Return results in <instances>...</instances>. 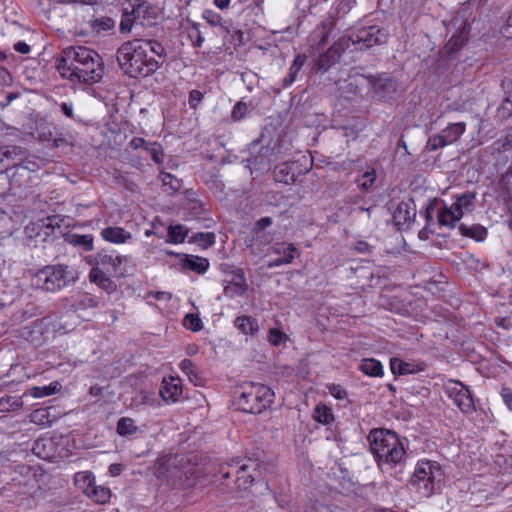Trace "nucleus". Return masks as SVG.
Wrapping results in <instances>:
<instances>
[{
    "label": "nucleus",
    "mask_w": 512,
    "mask_h": 512,
    "mask_svg": "<svg viewBox=\"0 0 512 512\" xmlns=\"http://www.w3.org/2000/svg\"><path fill=\"white\" fill-rule=\"evenodd\" d=\"M57 69L63 78L87 85L100 82L104 75L102 57L95 50L84 46L64 49Z\"/></svg>",
    "instance_id": "1"
},
{
    "label": "nucleus",
    "mask_w": 512,
    "mask_h": 512,
    "mask_svg": "<svg viewBox=\"0 0 512 512\" xmlns=\"http://www.w3.org/2000/svg\"><path fill=\"white\" fill-rule=\"evenodd\" d=\"M372 453L384 470L402 464L405 459L403 443L394 431L373 429L368 435Z\"/></svg>",
    "instance_id": "2"
},
{
    "label": "nucleus",
    "mask_w": 512,
    "mask_h": 512,
    "mask_svg": "<svg viewBox=\"0 0 512 512\" xmlns=\"http://www.w3.org/2000/svg\"><path fill=\"white\" fill-rule=\"evenodd\" d=\"M372 453L384 470L402 464L405 459L403 443L394 431L373 429L368 435Z\"/></svg>",
    "instance_id": "3"
},
{
    "label": "nucleus",
    "mask_w": 512,
    "mask_h": 512,
    "mask_svg": "<svg viewBox=\"0 0 512 512\" xmlns=\"http://www.w3.org/2000/svg\"><path fill=\"white\" fill-rule=\"evenodd\" d=\"M117 61L124 72L132 78L153 74L160 63L147 55L138 39L123 43L117 51Z\"/></svg>",
    "instance_id": "4"
},
{
    "label": "nucleus",
    "mask_w": 512,
    "mask_h": 512,
    "mask_svg": "<svg viewBox=\"0 0 512 512\" xmlns=\"http://www.w3.org/2000/svg\"><path fill=\"white\" fill-rule=\"evenodd\" d=\"M444 481V471L436 461L420 460L410 478V485L422 497H430L437 493Z\"/></svg>",
    "instance_id": "5"
},
{
    "label": "nucleus",
    "mask_w": 512,
    "mask_h": 512,
    "mask_svg": "<svg viewBox=\"0 0 512 512\" xmlns=\"http://www.w3.org/2000/svg\"><path fill=\"white\" fill-rule=\"evenodd\" d=\"M78 278L74 268L68 265H47L33 277V285L46 292H58L73 284Z\"/></svg>",
    "instance_id": "6"
},
{
    "label": "nucleus",
    "mask_w": 512,
    "mask_h": 512,
    "mask_svg": "<svg viewBox=\"0 0 512 512\" xmlns=\"http://www.w3.org/2000/svg\"><path fill=\"white\" fill-rule=\"evenodd\" d=\"M274 396L270 387L250 382L240 387L235 403L243 412L260 414L271 405Z\"/></svg>",
    "instance_id": "7"
},
{
    "label": "nucleus",
    "mask_w": 512,
    "mask_h": 512,
    "mask_svg": "<svg viewBox=\"0 0 512 512\" xmlns=\"http://www.w3.org/2000/svg\"><path fill=\"white\" fill-rule=\"evenodd\" d=\"M119 25L121 33H130L134 25L150 26L157 19V8L146 0H126L122 3Z\"/></svg>",
    "instance_id": "8"
},
{
    "label": "nucleus",
    "mask_w": 512,
    "mask_h": 512,
    "mask_svg": "<svg viewBox=\"0 0 512 512\" xmlns=\"http://www.w3.org/2000/svg\"><path fill=\"white\" fill-rule=\"evenodd\" d=\"M476 193L464 192L455 198V202L450 206L444 205L437 211L438 223L441 226L453 229L456 223L462 218L464 213L472 212L475 208Z\"/></svg>",
    "instance_id": "9"
},
{
    "label": "nucleus",
    "mask_w": 512,
    "mask_h": 512,
    "mask_svg": "<svg viewBox=\"0 0 512 512\" xmlns=\"http://www.w3.org/2000/svg\"><path fill=\"white\" fill-rule=\"evenodd\" d=\"M349 48V39L339 37L326 51L320 53L313 63L315 73H325L339 62L342 54Z\"/></svg>",
    "instance_id": "10"
},
{
    "label": "nucleus",
    "mask_w": 512,
    "mask_h": 512,
    "mask_svg": "<svg viewBox=\"0 0 512 512\" xmlns=\"http://www.w3.org/2000/svg\"><path fill=\"white\" fill-rule=\"evenodd\" d=\"M388 34L380 27L373 25L363 27L350 35H343L342 38L349 39V47L358 45L359 49L370 48L374 45H381L386 42Z\"/></svg>",
    "instance_id": "11"
},
{
    "label": "nucleus",
    "mask_w": 512,
    "mask_h": 512,
    "mask_svg": "<svg viewBox=\"0 0 512 512\" xmlns=\"http://www.w3.org/2000/svg\"><path fill=\"white\" fill-rule=\"evenodd\" d=\"M445 392L453 403L464 414H471L475 411L474 399L469 388L458 380H448L445 384Z\"/></svg>",
    "instance_id": "12"
},
{
    "label": "nucleus",
    "mask_w": 512,
    "mask_h": 512,
    "mask_svg": "<svg viewBox=\"0 0 512 512\" xmlns=\"http://www.w3.org/2000/svg\"><path fill=\"white\" fill-rule=\"evenodd\" d=\"M128 256H120L114 251L102 250L95 256V266L108 272L113 277H124L127 274Z\"/></svg>",
    "instance_id": "13"
},
{
    "label": "nucleus",
    "mask_w": 512,
    "mask_h": 512,
    "mask_svg": "<svg viewBox=\"0 0 512 512\" xmlns=\"http://www.w3.org/2000/svg\"><path fill=\"white\" fill-rule=\"evenodd\" d=\"M335 25V18L329 16L311 31L307 38V46L311 56L328 44L335 30Z\"/></svg>",
    "instance_id": "14"
},
{
    "label": "nucleus",
    "mask_w": 512,
    "mask_h": 512,
    "mask_svg": "<svg viewBox=\"0 0 512 512\" xmlns=\"http://www.w3.org/2000/svg\"><path fill=\"white\" fill-rule=\"evenodd\" d=\"M465 131V122L451 123L446 128H444L439 134L429 137L426 144V148L429 151H436L447 145L453 144L460 139V137L465 133Z\"/></svg>",
    "instance_id": "15"
},
{
    "label": "nucleus",
    "mask_w": 512,
    "mask_h": 512,
    "mask_svg": "<svg viewBox=\"0 0 512 512\" xmlns=\"http://www.w3.org/2000/svg\"><path fill=\"white\" fill-rule=\"evenodd\" d=\"M228 467L236 468V479L235 483L239 489H247L253 482L254 477L249 473L250 470L255 471L257 467H260V462L256 459H237L233 460Z\"/></svg>",
    "instance_id": "16"
},
{
    "label": "nucleus",
    "mask_w": 512,
    "mask_h": 512,
    "mask_svg": "<svg viewBox=\"0 0 512 512\" xmlns=\"http://www.w3.org/2000/svg\"><path fill=\"white\" fill-rule=\"evenodd\" d=\"M129 145L131 148L142 149L151 156V159L158 165L164 162V150L160 143L150 142L142 137H133Z\"/></svg>",
    "instance_id": "17"
},
{
    "label": "nucleus",
    "mask_w": 512,
    "mask_h": 512,
    "mask_svg": "<svg viewBox=\"0 0 512 512\" xmlns=\"http://www.w3.org/2000/svg\"><path fill=\"white\" fill-rule=\"evenodd\" d=\"M416 216V206L412 199H408L406 201H401L394 213L393 220L395 225L404 226L409 225Z\"/></svg>",
    "instance_id": "18"
},
{
    "label": "nucleus",
    "mask_w": 512,
    "mask_h": 512,
    "mask_svg": "<svg viewBox=\"0 0 512 512\" xmlns=\"http://www.w3.org/2000/svg\"><path fill=\"white\" fill-rule=\"evenodd\" d=\"M25 152L18 146L0 147V170L15 166L23 160Z\"/></svg>",
    "instance_id": "19"
},
{
    "label": "nucleus",
    "mask_w": 512,
    "mask_h": 512,
    "mask_svg": "<svg viewBox=\"0 0 512 512\" xmlns=\"http://www.w3.org/2000/svg\"><path fill=\"white\" fill-rule=\"evenodd\" d=\"M299 168L297 162H284L278 165L274 171V178L276 181L284 184H293L298 180V176L301 175V171L296 173Z\"/></svg>",
    "instance_id": "20"
},
{
    "label": "nucleus",
    "mask_w": 512,
    "mask_h": 512,
    "mask_svg": "<svg viewBox=\"0 0 512 512\" xmlns=\"http://www.w3.org/2000/svg\"><path fill=\"white\" fill-rule=\"evenodd\" d=\"M160 395L165 402L174 403L178 401L179 397L182 395L180 379L174 377H170L169 379L164 378L160 389Z\"/></svg>",
    "instance_id": "21"
},
{
    "label": "nucleus",
    "mask_w": 512,
    "mask_h": 512,
    "mask_svg": "<svg viewBox=\"0 0 512 512\" xmlns=\"http://www.w3.org/2000/svg\"><path fill=\"white\" fill-rule=\"evenodd\" d=\"M104 240L113 244H123L131 239L132 235L122 227L109 226L101 231Z\"/></svg>",
    "instance_id": "22"
},
{
    "label": "nucleus",
    "mask_w": 512,
    "mask_h": 512,
    "mask_svg": "<svg viewBox=\"0 0 512 512\" xmlns=\"http://www.w3.org/2000/svg\"><path fill=\"white\" fill-rule=\"evenodd\" d=\"M108 272L98 267H93L89 273V279L92 283H95L101 289L111 292L115 289V284L110 279Z\"/></svg>",
    "instance_id": "23"
},
{
    "label": "nucleus",
    "mask_w": 512,
    "mask_h": 512,
    "mask_svg": "<svg viewBox=\"0 0 512 512\" xmlns=\"http://www.w3.org/2000/svg\"><path fill=\"white\" fill-rule=\"evenodd\" d=\"M247 290L246 280L243 274H235L224 287V294L229 298L242 296Z\"/></svg>",
    "instance_id": "24"
},
{
    "label": "nucleus",
    "mask_w": 512,
    "mask_h": 512,
    "mask_svg": "<svg viewBox=\"0 0 512 512\" xmlns=\"http://www.w3.org/2000/svg\"><path fill=\"white\" fill-rule=\"evenodd\" d=\"M98 298L90 293L78 294L71 305L75 312H83L98 307Z\"/></svg>",
    "instance_id": "25"
},
{
    "label": "nucleus",
    "mask_w": 512,
    "mask_h": 512,
    "mask_svg": "<svg viewBox=\"0 0 512 512\" xmlns=\"http://www.w3.org/2000/svg\"><path fill=\"white\" fill-rule=\"evenodd\" d=\"M375 93L380 98H391L396 92V83L388 77H380L374 82Z\"/></svg>",
    "instance_id": "26"
},
{
    "label": "nucleus",
    "mask_w": 512,
    "mask_h": 512,
    "mask_svg": "<svg viewBox=\"0 0 512 512\" xmlns=\"http://www.w3.org/2000/svg\"><path fill=\"white\" fill-rule=\"evenodd\" d=\"M180 370L188 377L189 381L195 386H200L203 383L202 373L198 370L196 365L189 359H183L179 365Z\"/></svg>",
    "instance_id": "27"
},
{
    "label": "nucleus",
    "mask_w": 512,
    "mask_h": 512,
    "mask_svg": "<svg viewBox=\"0 0 512 512\" xmlns=\"http://www.w3.org/2000/svg\"><path fill=\"white\" fill-rule=\"evenodd\" d=\"M274 150L270 147H262L259 154L256 155L251 163L259 169L269 168L272 162L277 161Z\"/></svg>",
    "instance_id": "28"
},
{
    "label": "nucleus",
    "mask_w": 512,
    "mask_h": 512,
    "mask_svg": "<svg viewBox=\"0 0 512 512\" xmlns=\"http://www.w3.org/2000/svg\"><path fill=\"white\" fill-rule=\"evenodd\" d=\"M313 419L325 426H329L334 423L335 416L332 409L325 404H317L313 411Z\"/></svg>",
    "instance_id": "29"
},
{
    "label": "nucleus",
    "mask_w": 512,
    "mask_h": 512,
    "mask_svg": "<svg viewBox=\"0 0 512 512\" xmlns=\"http://www.w3.org/2000/svg\"><path fill=\"white\" fill-rule=\"evenodd\" d=\"M359 369L365 375L371 377H381L383 375V365L374 358L363 359L359 365Z\"/></svg>",
    "instance_id": "30"
},
{
    "label": "nucleus",
    "mask_w": 512,
    "mask_h": 512,
    "mask_svg": "<svg viewBox=\"0 0 512 512\" xmlns=\"http://www.w3.org/2000/svg\"><path fill=\"white\" fill-rule=\"evenodd\" d=\"M235 327L244 334H255L259 327L257 320L251 316L243 315L235 319Z\"/></svg>",
    "instance_id": "31"
},
{
    "label": "nucleus",
    "mask_w": 512,
    "mask_h": 512,
    "mask_svg": "<svg viewBox=\"0 0 512 512\" xmlns=\"http://www.w3.org/2000/svg\"><path fill=\"white\" fill-rule=\"evenodd\" d=\"M74 482L87 495L95 484V477L89 471H80L75 474Z\"/></svg>",
    "instance_id": "32"
},
{
    "label": "nucleus",
    "mask_w": 512,
    "mask_h": 512,
    "mask_svg": "<svg viewBox=\"0 0 512 512\" xmlns=\"http://www.w3.org/2000/svg\"><path fill=\"white\" fill-rule=\"evenodd\" d=\"M459 231L461 235L473 238L476 241H483L487 237V229L480 224H473L472 226L461 224Z\"/></svg>",
    "instance_id": "33"
},
{
    "label": "nucleus",
    "mask_w": 512,
    "mask_h": 512,
    "mask_svg": "<svg viewBox=\"0 0 512 512\" xmlns=\"http://www.w3.org/2000/svg\"><path fill=\"white\" fill-rule=\"evenodd\" d=\"M183 267L197 273H204L209 267V262L206 258L191 255L183 260Z\"/></svg>",
    "instance_id": "34"
},
{
    "label": "nucleus",
    "mask_w": 512,
    "mask_h": 512,
    "mask_svg": "<svg viewBox=\"0 0 512 512\" xmlns=\"http://www.w3.org/2000/svg\"><path fill=\"white\" fill-rule=\"evenodd\" d=\"M390 367L392 373L398 375L414 374L418 371L416 364L403 361L399 358H392L390 360Z\"/></svg>",
    "instance_id": "35"
},
{
    "label": "nucleus",
    "mask_w": 512,
    "mask_h": 512,
    "mask_svg": "<svg viewBox=\"0 0 512 512\" xmlns=\"http://www.w3.org/2000/svg\"><path fill=\"white\" fill-rule=\"evenodd\" d=\"M116 431L120 436H133L139 432L138 426L135 421L130 417H122L118 420Z\"/></svg>",
    "instance_id": "36"
},
{
    "label": "nucleus",
    "mask_w": 512,
    "mask_h": 512,
    "mask_svg": "<svg viewBox=\"0 0 512 512\" xmlns=\"http://www.w3.org/2000/svg\"><path fill=\"white\" fill-rule=\"evenodd\" d=\"M468 32L466 27L463 26L461 30L454 34L445 45V50L448 53H453L461 48L468 40Z\"/></svg>",
    "instance_id": "37"
},
{
    "label": "nucleus",
    "mask_w": 512,
    "mask_h": 512,
    "mask_svg": "<svg viewBox=\"0 0 512 512\" xmlns=\"http://www.w3.org/2000/svg\"><path fill=\"white\" fill-rule=\"evenodd\" d=\"M87 496L99 504L107 503L111 498V491L108 487L94 484Z\"/></svg>",
    "instance_id": "38"
},
{
    "label": "nucleus",
    "mask_w": 512,
    "mask_h": 512,
    "mask_svg": "<svg viewBox=\"0 0 512 512\" xmlns=\"http://www.w3.org/2000/svg\"><path fill=\"white\" fill-rule=\"evenodd\" d=\"M188 230L181 224L170 225L168 227L167 242L173 244H179L184 242L187 236Z\"/></svg>",
    "instance_id": "39"
},
{
    "label": "nucleus",
    "mask_w": 512,
    "mask_h": 512,
    "mask_svg": "<svg viewBox=\"0 0 512 512\" xmlns=\"http://www.w3.org/2000/svg\"><path fill=\"white\" fill-rule=\"evenodd\" d=\"M60 389L58 382H51L47 386H34L30 388L29 394L34 398H43L57 393Z\"/></svg>",
    "instance_id": "40"
},
{
    "label": "nucleus",
    "mask_w": 512,
    "mask_h": 512,
    "mask_svg": "<svg viewBox=\"0 0 512 512\" xmlns=\"http://www.w3.org/2000/svg\"><path fill=\"white\" fill-rule=\"evenodd\" d=\"M160 178L168 194H175L182 187V181L170 173L162 172Z\"/></svg>",
    "instance_id": "41"
},
{
    "label": "nucleus",
    "mask_w": 512,
    "mask_h": 512,
    "mask_svg": "<svg viewBox=\"0 0 512 512\" xmlns=\"http://www.w3.org/2000/svg\"><path fill=\"white\" fill-rule=\"evenodd\" d=\"M141 46L145 50V52L148 54L149 52L157 55L159 57H165L166 56V50L163 47V45L156 40H144V39H138Z\"/></svg>",
    "instance_id": "42"
},
{
    "label": "nucleus",
    "mask_w": 512,
    "mask_h": 512,
    "mask_svg": "<svg viewBox=\"0 0 512 512\" xmlns=\"http://www.w3.org/2000/svg\"><path fill=\"white\" fill-rule=\"evenodd\" d=\"M502 87L506 96L501 109L507 110V116H510L512 114V76L502 81Z\"/></svg>",
    "instance_id": "43"
},
{
    "label": "nucleus",
    "mask_w": 512,
    "mask_h": 512,
    "mask_svg": "<svg viewBox=\"0 0 512 512\" xmlns=\"http://www.w3.org/2000/svg\"><path fill=\"white\" fill-rule=\"evenodd\" d=\"M271 250L273 253L281 255V257H285L291 254L293 256V260L295 259V257L299 256L298 249L292 243L287 244L284 242H278L273 245Z\"/></svg>",
    "instance_id": "44"
},
{
    "label": "nucleus",
    "mask_w": 512,
    "mask_h": 512,
    "mask_svg": "<svg viewBox=\"0 0 512 512\" xmlns=\"http://www.w3.org/2000/svg\"><path fill=\"white\" fill-rule=\"evenodd\" d=\"M53 441L51 439H38L35 441L32 451L35 455H37L40 458L47 459L52 456L50 451H46L47 446H52Z\"/></svg>",
    "instance_id": "45"
},
{
    "label": "nucleus",
    "mask_w": 512,
    "mask_h": 512,
    "mask_svg": "<svg viewBox=\"0 0 512 512\" xmlns=\"http://www.w3.org/2000/svg\"><path fill=\"white\" fill-rule=\"evenodd\" d=\"M249 105L246 102L238 101L232 108L231 118L238 122L243 120L249 114Z\"/></svg>",
    "instance_id": "46"
},
{
    "label": "nucleus",
    "mask_w": 512,
    "mask_h": 512,
    "mask_svg": "<svg viewBox=\"0 0 512 512\" xmlns=\"http://www.w3.org/2000/svg\"><path fill=\"white\" fill-rule=\"evenodd\" d=\"M376 174L375 171H366L356 179L357 186L363 190H368L375 182Z\"/></svg>",
    "instance_id": "47"
},
{
    "label": "nucleus",
    "mask_w": 512,
    "mask_h": 512,
    "mask_svg": "<svg viewBox=\"0 0 512 512\" xmlns=\"http://www.w3.org/2000/svg\"><path fill=\"white\" fill-rule=\"evenodd\" d=\"M188 36L191 39L194 47L199 48L204 43V37L200 30V25L196 22L192 23L191 28L188 32Z\"/></svg>",
    "instance_id": "48"
},
{
    "label": "nucleus",
    "mask_w": 512,
    "mask_h": 512,
    "mask_svg": "<svg viewBox=\"0 0 512 512\" xmlns=\"http://www.w3.org/2000/svg\"><path fill=\"white\" fill-rule=\"evenodd\" d=\"M192 240L201 244L203 247L211 246L215 243V234L212 232H199L192 236Z\"/></svg>",
    "instance_id": "49"
},
{
    "label": "nucleus",
    "mask_w": 512,
    "mask_h": 512,
    "mask_svg": "<svg viewBox=\"0 0 512 512\" xmlns=\"http://www.w3.org/2000/svg\"><path fill=\"white\" fill-rule=\"evenodd\" d=\"M183 325L190 329L191 331H199L202 329V321L201 319L196 315L189 313L184 317Z\"/></svg>",
    "instance_id": "50"
},
{
    "label": "nucleus",
    "mask_w": 512,
    "mask_h": 512,
    "mask_svg": "<svg viewBox=\"0 0 512 512\" xmlns=\"http://www.w3.org/2000/svg\"><path fill=\"white\" fill-rule=\"evenodd\" d=\"M74 243L84 248L86 251L93 249V236L90 234L86 235H73Z\"/></svg>",
    "instance_id": "51"
},
{
    "label": "nucleus",
    "mask_w": 512,
    "mask_h": 512,
    "mask_svg": "<svg viewBox=\"0 0 512 512\" xmlns=\"http://www.w3.org/2000/svg\"><path fill=\"white\" fill-rule=\"evenodd\" d=\"M115 25V22L112 18L109 17H102L99 19L94 20L93 28L97 31H108L111 28H113Z\"/></svg>",
    "instance_id": "52"
},
{
    "label": "nucleus",
    "mask_w": 512,
    "mask_h": 512,
    "mask_svg": "<svg viewBox=\"0 0 512 512\" xmlns=\"http://www.w3.org/2000/svg\"><path fill=\"white\" fill-rule=\"evenodd\" d=\"M202 17L213 27L222 25V17L212 10H204Z\"/></svg>",
    "instance_id": "53"
},
{
    "label": "nucleus",
    "mask_w": 512,
    "mask_h": 512,
    "mask_svg": "<svg viewBox=\"0 0 512 512\" xmlns=\"http://www.w3.org/2000/svg\"><path fill=\"white\" fill-rule=\"evenodd\" d=\"M285 338L286 334L280 331L279 329L272 328L269 330L268 341L272 345L279 346Z\"/></svg>",
    "instance_id": "54"
},
{
    "label": "nucleus",
    "mask_w": 512,
    "mask_h": 512,
    "mask_svg": "<svg viewBox=\"0 0 512 512\" xmlns=\"http://www.w3.org/2000/svg\"><path fill=\"white\" fill-rule=\"evenodd\" d=\"M204 98V94L199 91V90H191L190 93H189V99H188V104L190 106V108L192 109H196L198 107V105L202 102Z\"/></svg>",
    "instance_id": "55"
},
{
    "label": "nucleus",
    "mask_w": 512,
    "mask_h": 512,
    "mask_svg": "<svg viewBox=\"0 0 512 512\" xmlns=\"http://www.w3.org/2000/svg\"><path fill=\"white\" fill-rule=\"evenodd\" d=\"M329 393L338 400L346 399L348 394L347 391L338 384H332L328 386Z\"/></svg>",
    "instance_id": "56"
},
{
    "label": "nucleus",
    "mask_w": 512,
    "mask_h": 512,
    "mask_svg": "<svg viewBox=\"0 0 512 512\" xmlns=\"http://www.w3.org/2000/svg\"><path fill=\"white\" fill-rule=\"evenodd\" d=\"M19 405H20L19 401L10 396L2 397L0 399V410L1 411H9L11 409H14L15 407H18Z\"/></svg>",
    "instance_id": "57"
},
{
    "label": "nucleus",
    "mask_w": 512,
    "mask_h": 512,
    "mask_svg": "<svg viewBox=\"0 0 512 512\" xmlns=\"http://www.w3.org/2000/svg\"><path fill=\"white\" fill-rule=\"evenodd\" d=\"M307 60L306 54H297L290 66V70L293 72H299Z\"/></svg>",
    "instance_id": "58"
},
{
    "label": "nucleus",
    "mask_w": 512,
    "mask_h": 512,
    "mask_svg": "<svg viewBox=\"0 0 512 512\" xmlns=\"http://www.w3.org/2000/svg\"><path fill=\"white\" fill-rule=\"evenodd\" d=\"M292 261H293V256L291 254H289L288 256L279 257L273 261L268 262L267 268L272 269V268H275V267H278L281 265L290 264V263H292Z\"/></svg>",
    "instance_id": "59"
},
{
    "label": "nucleus",
    "mask_w": 512,
    "mask_h": 512,
    "mask_svg": "<svg viewBox=\"0 0 512 512\" xmlns=\"http://www.w3.org/2000/svg\"><path fill=\"white\" fill-rule=\"evenodd\" d=\"M438 201L436 199L429 202L425 210V218L427 222L433 220V214L437 210Z\"/></svg>",
    "instance_id": "60"
},
{
    "label": "nucleus",
    "mask_w": 512,
    "mask_h": 512,
    "mask_svg": "<svg viewBox=\"0 0 512 512\" xmlns=\"http://www.w3.org/2000/svg\"><path fill=\"white\" fill-rule=\"evenodd\" d=\"M271 224H272V219L270 217H263V218L259 219L255 225L256 234H259L265 228L269 227Z\"/></svg>",
    "instance_id": "61"
},
{
    "label": "nucleus",
    "mask_w": 512,
    "mask_h": 512,
    "mask_svg": "<svg viewBox=\"0 0 512 512\" xmlns=\"http://www.w3.org/2000/svg\"><path fill=\"white\" fill-rule=\"evenodd\" d=\"M59 107H60V110L62 111V113L70 118V119H74V112H73V104L71 102H62L59 104Z\"/></svg>",
    "instance_id": "62"
},
{
    "label": "nucleus",
    "mask_w": 512,
    "mask_h": 512,
    "mask_svg": "<svg viewBox=\"0 0 512 512\" xmlns=\"http://www.w3.org/2000/svg\"><path fill=\"white\" fill-rule=\"evenodd\" d=\"M501 396L507 408L512 411V391L509 388H503Z\"/></svg>",
    "instance_id": "63"
},
{
    "label": "nucleus",
    "mask_w": 512,
    "mask_h": 512,
    "mask_svg": "<svg viewBox=\"0 0 512 512\" xmlns=\"http://www.w3.org/2000/svg\"><path fill=\"white\" fill-rule=\"evenodd\" d=\"M14 49L21 54H27L30 52V46L24 41L15 43Z\"/></svg>",
    "instance_id": "64"
}]
</instances>
